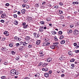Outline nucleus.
<instances>
[{
  "instance_id": "4468645a",
  "label": "nucleus",
  "mask_w": 79,
  "mask_h": 79,
  "mask_svg": "<svg viewBox=\"0 0 79 79\" xmlns=\"http://www.w3.org/2000/svg\"><path fill=\"white\" fill-rule=\"evenodd\" d=\"M50 48H52V49H54L55 48V46H54V45H51L50 46Z\"/></svg>"
},
{
  "instance_id": "aec40b11",
  "label": "nucleus",
  "mask_w": 79,
  "mask_h": 79,
  "mask_svg": "<svg viewBox=\"0 0 79 79\" xmlns=\"http://www.w3.org/2000/svg\"><path fill=\"white\" fill-rule=\"evenodd\" d=\"M9 47L11 48L13 46V43H11L10 44H9Z\"/></svg>"
},
{
  "instance_id": "a19ab883",
  "label": "nucleus",
  "mask_w": 79,
  "mask_h": 79,
  "mask_svg": "<svg viewBox=\"0 0 79 79\" xmlns=\"http://www.w3.org/2000/svg\"><path fill=\"white\" fill-rule=\"evenodd\" d=\"M6 6H10V4L8 3H6Z\"/></svg>"
},
{
  "instance_id": "c85d7f7f",
  "label": "nucleus",
  "mask_w": 79,
  "mask_h": 79,
  "mask_svg": "<svg viewBox=\"0 0 79 79\" xmlns=\"http://www.w3.org/2000/svg\"><path fill=\"white\" fill-rule=\"evenodd\" d=\"M27 26H28V25H27L25 26H23V29H26L27 28Z\"/></svg>"
},
{
  "instance_id": "6ab92c4d",
  "label": "nucleus",
  "mask_w": 79,
  "mask_h": 79,
  "mask_svg": "<svg viewBox=\"0 0 79 79\" xmlns=\"http://www.w3.org/2000/svg\"><path fill=\"white\" fill-rule=\"evenodd\" d=\"M25 42L26 43L27 45V44H29L30 43V41L28 40H26Z\"/></svg>"
},
{
  "instance_id": "cd10ccee",
  "label": "nucleus",
  "mask_w": 79,
  "mask_h": 79,
  "mask_svg": "<svg viewBox=\"0 0 79 79\" xmlns=\"http://www.w3.org/2000/svg\"><path fill=\"white\" fill-rule=\"evenodd\" d=\"M11 54H12V55H15L16 54V52L14 51H12L11 52Z\"/></svg>"
},
{
  "instance_id": "f3484780",
  "label": "nucleus",
  "mask_w": 79,
  "mask_h": 79,
  "mask_svg": "<svg viewBox=\"0 0 79 79\" xmlns=\"http://www.w3.org/2000/svg\"><path fill=\"white\" fill-rule=\"evenodd\" d=\"M61 44H64L65 43V40H62L60 42Z\"/></svg>"
},
{
  "instance_id": "5701e85b",
  "label": "nucleus",
  "mask_w": 79,
  "mask_h": 79,
  "mask_svg": "<svg viewBox=\"0 0 79 79\" xmlns=\"http://www.w3.org/2000/svg\"><path fill=\"white\" fill-rule=\"evenodd\" d=\"M45 46H47V43H43V47H45Z\"/></svg>"
},
{
  "instance_id": "393cba45",
  "label": "nucleus",
  "mask_w": 79,
  "mask_h": 79,
  "mask_svg": "<svg viewBox=\"0 0 79 79\" xmlns=\"http://www.w3.org/2000/svg\"><path fill=\"white\" fill-rule=\"evenodd\" d=\"M15 46H16V47H19V45H20V44H19V43H17V44H15Z\"/></svg>"
},
{
  "instance_id": "473e14b6",
  "label": "nucleus",
  "mask_w": 79,
  "mask_h": 79,
  "mask_svg": "<svg viewBox=\"0 0 79 79\" xmlns=\"http://www.w3.org/2000/svg\"><path fill=\"white\" fill-rule=\"evenodd\" d=\"M60 19H62L64 18V17L62 15H61L60 17Z\"/></svg>"
},
{
  "instance_id": "e433bc0d",
  "label": "nucleus",
  "mask_w": 79,
  "mask_h": 79,
  "mask_svg": "<svg viewBox=\"0 0 79 79\" xmlns=\"http://www.w3.org/2000/svg\"><path fill=\"white\" fill-rule=\"evenodd\" d=\"M19 51H22L23 50V48H22L21 47L19 48Z\"/></svg>"
},
{
  "instance_id": "9d476101",
  "label": "nucleus",
  "mask_w": 79,
  "mask_h": 79,
  "mask_svg": "<svg viewBox=\"0 0 79 79\" xmlns=\"http://www.w3.org/2000/svg\"><path fill=\"white\" fill-rule=\"evenodd\" d=\"M32 46L33 45L31 44H29L28 47L29 48H32Z\"/></svg>"
},
{
  "instance_id": "b1692460",
  "label": "nucleus",
  "mask_w": 79,
  "mask_h": 79,
  "mask_svg": "<svg viewBox=\"0 0 79 79\" xmlns=\"http://www.w3.org/2000/svg\"><path fill=\"white\" fill-rule=\"evenodd\" d=\"M63 12L61 10H59V14L60 15H63Z\"/></svg>"
},
{
  "instance_id": "7ed1b4c3",
  "label": "nucleus",
  "mask_w": 79,
  "mask_h": 79,
  "mask_svg": "<svg viewBox=\"0 0 79 79\" xmlns=\"http://www.w3.org/2000/svg\"><path fill=\"white\" fill-rule=\"evenodd\" d=\"M73 34L74 35H77V34H79V31L77 30H74Z\"/></svg>"
},
{
  "instance_id": "ddd939ff",
  "label": "nucleus",
  "mask_w": 79,
  "mask_h": 79,
  "mask_svg": "<svg viewBox=\"0 0 79 79\" xmlns=\"http://www.w3.org/2000/svg\"><path fill=\"white\" fill-rule=\"evenodd\" d=\"M44 76L46 77H47L49 76V74L48 73H45Z\"/></svg>"
},
{
  "instance_id": "423d86ee",
  "label": "nucleus",
  "mask_w": 79,
  "mask_h": 79,
  "mask_svg": "<svg viewBox=\"0 0 79 79\" xmlns=\"http://www.w3.org/2000/svg\"><path fill=\"white\" fill-rule=\"evenodd\" d=\"M6 13H4L2 14L1 15V17L2 18H5L6 17Z\"/></svg>"
},
{
  "instance_id": "2eb2a0df",
  "label": "nucleus",
  "mask_w": 79,
  "mask_h": 79,
  "mask_svg": "<svg viewBox=\"0 0 79 79\" xmlns=\"http://www.w3.org/2000/svg\"><path fill=\"white\" fill-rule=\"evenodd\" d=\"M48 69V68H43L42 69V71H47Z\"/></svg>"
},
{
  "instance_id": "052dcab7",
  "label": "nucleus",
  "mask_w": 79,
  "mask_h": 79,
  "mask_svg": "<svg viewBox=\"0 0 79 79\" xmlns=\"http://www.w3.org/2000/svg\"><path fill=\"white\" fill-rule=\"evenodd\" d=\"M36 75L37 76H38V77H39V76H40V73H37V74H36Z\"/></svg>"
},
{
  "instance_id": "c9c22d12",
  "label": "nucleus",
  "mask_w": 79,
  "mask_h": 79,
  "mask_svg": "<svg viewBox=\"0 0 79 79\" xmlns=\"http://www.w3.org/2000/svg\"><path fill=\"white\" fill-rule=\"evenodd\" d=\"M40 24H45V23L44 22V21H41L40 22Z\"/></svg>"
},
{
  "instance_id": "4c0bfd02",
  "label": "nucleus",
  "mask_w": 79,
  "mask_h": 79,
  "mask_svg": "<svg viewBox=\"0 0 79 79\" xmlns=\"http://www.w3.org/2000/svg\"><path fill=\"white\" fill-rule=\"evenodd\" d=\"M50 44V43L48 42L46 43V46H49Z\"/></svg>"
},
{
  "instance_id": "0eeeda50",
  "label": "nucleus",
  "mask_w": 79,
  "mask_h": 79,
  "mask_svg": "<svg viewBox=\"0 0 79 79\" xmlns=\"http://www.w3.org/2000/svg\"><path fill=\"white\" fill-rule=\"evenodd\" d=\"M52 60V58L51 57L48 58L47 60V61H48V62H50Z\"/></svg>"
},
{
  "instance_id": "338daca9",
  "label": "nucleus",
  "mask_w": 79,
  "mask_h": 79,
  "mask_svg": "<svg viewBox=\"0 0 79 79\" xmlns=\"http://www.w3.org/2000/svg\"><path fill=\"white\" fill-rule=\"evenodd\" d=\"M58 7H59L58 6H54V8H58Z\"/></svg>"
},
{
  "instance_id": "a211bd4d",
  "label": "nucleus",
  "mask_w": 79,
  "mask_h": 79,
  "mask_svg": "<svg viewBox=\"0 0 79 79\" xmlns=\"http://www.w3.org/2000/svg\"><path fill=\"white\" fill-rule=\"evenodd\" d=\"M59 39L60 40H61V39H63L64 38V36L63 35H61V36H59Z\"/></svg>"
},
{
  "instance_id": "f704fd0d",
  "label": "nucleus",
  "mask_w": 79,
  "mask_h": 79,
  "mask_svg": "<svg viewBox=\"0 0 79 79\" xmlns=\"http://www.w3.org/2000/svg\"><path fill=\"white\" fill-rule=\"evenodd\" d=\"M75 52V53H79V50H75L74 51Z\"/></svg>"
},
{
  "instance_id": "603ef678",
  "label": "nucleus",
  "mask_w": 79,
  "mask_h": 79,
  "mask_svg": "<svg viewBox=\"0 0 79 79\" xmlns=\"http://www.w3.org/2000/svg\"><path fill=\"white\" fill-rule=\"evenodd\" d=\"M6 77L5 76H3L2 77H1V79H5Z\"/></svg>"
},
{
  "instance_id": "3c124183",
  "label": "nucleus",
  "mask_w": 79,
  "mask_h": 79,
  "mask_svg": "<svg viewBox=\"0 0 79 79\" xmlns=\"http://www.w3.org/2000/svg\"><path fill=\"white\" fill-rule=\"evenodd\" d=\"M17 40L19 41H20V40H21V38L20 37H18L17 38Z\"/></svg>"
},
{
  "instance_id": "680f3d73",
  "label": "nucleus",
  "mask_w": 79,
  "mask_h": 79,
  "mask_svg": "<svg viewBox=\"0 0 79 79\" xmlns=\"http://www.w3.org/2000/svg\"><path fill=\"white\" fill-rule=\"evenodd\" d=\"M79 45H78L75 47V48H76V49H77L78 48H79Z\"/></svg>"
},
{
  "instance_id": "13d9d810",
  "label": "nucleus",
  "mask_w": 79,
  "mask_h": 79,
  "mask_svg": "<svg viewBox=\"0 0 79 79\" xmlns=\"http://www.w3.org/2000/svg\"><path fill=\"white\" fill-rule=\"evenodd\" d=\"M45 4H46V2H43L42 3V5H45Z\"/></svg>"
},
{
  "instance_id": "1a4fd4ad",
  "label": "nucleus",
  "mask_w": 79,
  "mask_h": 79,
  "mask_svg": "<svg viewBox=\"0 0 79 79\" xmlns=\"http://www.w3.org/2000/svg\"><path fill=\"white\" fill-rule=\"evenodd\" d=\"M69 55L70 56H72L73 55V52L71 51H69L68 52Z\"/></svg>"
},
{
  "instance_id": "20e7f679",
  "label": "nucleus",
  "mask_w": 79,
  "mask_h": 79,
  "mask_svg": "<svg viewBox=\"0 0 79 79\" xmlns=\"http://www.w3.org/2000/svg\"><path fill=\"white\" fill-rule=\"evenodd\" d=\"M8 50V47L6 46L4 48H2L1 50H2L4 52H5V51H6L7 50Z\"/></svg>"
},
{
  "instance_id": "ea45409f",
  "label": "nucleus",
  "mask_w": 79,
  "mask_h": 79,
  "mask_svg": "<svg viewBox=\"0 0 79 79\" xmlns=\"http://www.w3.org/2000/svg\"><path fill=\"white\" fill-rule=\"evenodd\" d=\"M15 59L16 60H19V57H17V56L16 57Z\"/></svg>"
},
{
  "instance_id": "8fccbe9b",
  "label": "nucleus",
  "mask_w": 79,
  "mask_h": 79,
  "mask_svg": "<svg viewBox=\"0 0 79 79\" xmlns=\"http://www.w3.org/2000/svg\"><path fill=\"white\" fill-rule=\"evenodd\" d=\"M3 64H4V65H6L7 64V62L5 61L4 63Z\"/></svg>"
},
{
  "instance_id": "dca6fc26",
  "label": "nucleus",
  "mask_w": 79,
  "mask_h": 79,
  "mask_svg": "<svg viewBox=\"0 0 79 79\" xmlns=\"http://www.w3.org/2000/svg\"><path fill=\"white\" fill-rule=\"evenodd\" d=\"M51 34H53V35H55L56 34V32H55V31H51Z\"/></svg>"
},
{
  "instance_id": "de8ad7c7",
  "label": "nucleus",
  "mask_w": 79,
  "mask_h": 79,
  "mask_svg": "<svg viewBox=\"0 0 79 79\" xmlns=\"http://www.w3.org/2000/svg\"><path fill=\"white\" fill-rule=\"evenodd\" d=\"M8 32V31H5L3 32L4 34H5L6 35V33Z\"/></svg>"
},
{
  "instance_id": "6e6552de",
  "label": "nucleus",
  "mask_w": 79,
  "mask_h": 79,
  "mask_svg": "<svg viewBox=\"0 0 79 79\" xmlns=\"http://www.w3.org/2000/svg\"><path fill=\"white\" fill-rule=\"evenodd\" d=\"M41 42V41L40 40H38L36 41V45H39L40 43Z\"/></svg>"
},
{
  "instance_id": "72a5a7b5",
  "label": "nucleus",
  "mask_w": 79,
  "mask_h": 79,
  "mask_svg": "<svg viewBox=\"0 0 79 79\" xmlns=\"http://www.w3.org/2000/svg\"><path fill=\"white\" fill-rule=\"evenodd\" d=\"M59 34H60V35H61V34H63V32H62V31H60L59 32Z\"/></svg>"
},
{
  "instance_id": "4d7b16f0",
  "label": "nucleus",
  "mask_w": 79,
  "mask_h": 79,
  "mask_svg": "<svg viewBox=\"0 0 79 79\" xmlns=\"http://www.w3.org/2000/svg\"><path fill=\"white\" fill-rule=\"evenodd\" d=\"M6 39V38H3L2 39V40L3 41H5V40Z\"/></svg>"
},
{
  "instance_id": "f8f14e48",
  "label": "nucleus",
  "mask_w": 79,
  "mask_h": 79,
  "mask_svg": "<svg viewBox=\"0 0 79 79\" xmlns=\"http://www.w3.org/2000/svg\"><path fill=\"white\" fill-rule=\"evenodd\" d=\"M21 13L22 14H24L26 12V10L24 9H23L21 10Z\"/></svg>"
},
{
  "instance_id": "9b49d317",
  "label": "nucleus",
  "mask_w": 79,
  "mask_h": 79,
  "mask_svg": "<svg viewBox=\"0 0 79 79\" xmlns=\"http://www.w3.org/2000/svg\"><path fill=\"white\" fill-rule=\"evenodd\" d=\"M30 37L29 36H26L25 37V39L26 40H30Z\"/></svg>"
},
{
  "instance_id": "79ce46f5",
  "label": "nucleus",
  "mask_w": 79,
  "mask_h": 79,
  "mask_svg": "<svg viewBox=\"0 0 79 79\" xmlns=\"http://www.w3.org/2000/svg\"><path fill=\"white\" fill-rule=\"evenodd\" d=\"M70 27H71V28H72L74 27V25L73 24H72L70 25Z\"/></svg>"
},
{
  "instance_id": "49530a36",
  "label": "nucleus",
  "mask_w": 79,
  "mask_h": 79,
  "mask_svg": "<svg viewBox=\"0 0 79 79\" xmlns=\"http://www.w3.org/2000/svg\"><path fill=\"white\" fill-rule=\"evenodd\" d=\"M14 39L15 40H17L18 39V37L17 36H15L14 37Z\"/></svg>"
},
{
  "instance_id": "a878e982",
  "label": "nucleus",
  "mask_w": 79,
  "mask_h": 79,
  "mask_svg": "<svg viewBox=\"0 0 79 79\" xmlns=\"http://www.w3.org/2000/svg\"><path fill=\"white\" fill-rule=\"evenodd\" d=\"M45 42H48L49 40V39L48 38H46L45 39Z\"/></svg>"
},
{
  "instance_id": "864d4df0",
  "label": "nucleus",
  "mask_w": 79,
  "mask_h": 79,
  "mask_svg": "<svg viewBox=\"0 0 79 79\" xmlns=\"http://www.w3.org/2000/svg\"><path fill=\"white\" fill-rule=\"evenodd\" d=\"M73 45L75 47L77 46V43H75L73 44Z\"/></svg>"
},
{
  "instance_id": "f257e3e1",
  "label": "nucleus",
  "mask_w": 79,
  "mask_h": 79,
  "mask_svg": "<svg viewBox=\"0 0 79 79\" xmlns=\"http://www.w3.org/2000/svg\"><path fill=\"white\" fill-rule=\"evenodd\" d=\"M10 74L12 76L15 75H18L19 73H18V71L15 69H12L10 71Z\"/></svg>"
},
{
  "instance_id": "6e6d98bb",
  "label": "nucleus",
  "mask_w": 79,
  "mask_h": 79,
  "mask_svg": "<svg viewBox=\"0 0 79 79\" xmlns=\"http://www.w3.org/2000/svg\"><path fill=\"white\" fill-rule=\"evenodd\" d=\"M26 8H27V9H28L29 8V6L28 5H27L26 6Z\"/></svg>"
},
{
  "instance_id": "2f4dec72",
  "label": "nucleus",
  "mask_w": 79,
  "mask_h": 79,
  "mask_svg": "<svg viewBox=\"0 0 79 79\" xmlns=\"http://www.w3.org/2000/svg\"><path fill=\"white\" fill-rule=\"evenodd\" d=\"M72 32H73V31H72V30H70L69 31L68 34H69L70 33H72Z\"/></svg>"
},
{
  "instance_id": "58836bf2",
  "label": "nucleus",
  "mask_w": 79,
  "mask_h": 79,
  "mask_svg": "<svg viewBox=\"0 0 79 79\" xmlns=\"http://www.w3.org/2000/svg\"><path fill=\"white\" fill-rule=\"evenodd\" d=\"M51 19L50 18H47L46 19L47 21H50V20Z\"/></svg>"
},
{
  "instance_id": "412c9836",
  "label": "nucleus",
  "mask_w": 79,
  "mask_h": 79,
  "mask_svg": "<svg viewBox=\"0 0 79 79\" xmlns=\"http://www.w3.org/2000/svg\"><path fill=\"white\" fill-rule=\"evenodd\" d=\"M14 24H15V25H18V22L17 21H15L14 23Z\"/></svg>"
},
{
  "instance_id": "37998d69",
  "label": "nucleus",
  "mask_w": 79,
  "mask_h": 79,
  "mask_svg": "<svg viewBox=\"0 0 79 79\" xmlns=\"http://www.w3.org/2000/svg\"><path fill=\"white\" fill-rule=\"evenodd\" d=\"M24 79H31V78H29V77H26L24 78Z\"/></svg>"
},
{
  "instance_id": "09e8293b",
  "label": "nucleus",
  "mask_w": 79,
  "mask_h": 79,
  "mask_svg": "<svg viewBox=\"0 0 79 79\" xmlns=\"http://www.w3.org/2000/svg\"><path fill=\"white\" fill-rule=\"evenodd\" d=\"M9 32H7L6 33V36H8L9 35Z\"/></svg>"
},
{
  "instance_id": "0e129e2a",
  "label": "nucleus",
  "mask_w": 79,
  "mask_h": 79,
  "mask_svg": "<svg viewBox=\"0 0 79 79\" xmlns=\"http://www.w3.org/2000/svg\"><path fill=\"white\" fill-rule=\"evenodd\" d=\"M49 74H52V71L51 70H50L49 71Z\"/></svg>"
},
{
  "instance_id": "bf43d9fd",
  "label": "nucleus",
  "mask_w": 79,
  "mask_h": 79,
  "mask_svg": "<svg viewBox=\"0 0 79 79\" xmlns=\"http://www.w3.org/2000/svg\"><path fill=\"white\" fill-rule=\"evenodd\" d=\"M59 4L60 5H61V6H63V3L62 2H60Z\"/></svg>"
},
{
  "instance_id": "c756f323",
  "label": "nucleus",
  "mask_w": 79,
  "mask_h": 79,
  "mask_svg": "<svg viewBox=\"0 0 79 79\" xmlns=\"http://www.w3.org/2000/svg\"><path fill=\"white\" fill-rule=\"evenodd\" d=\"M39 3H36L35 4L36 6L38 8H39Z\"/></svg>"
},
{
  "instance_id": "c03bdc74",
  "label": "nucleus",
  "mask_w": 79,
  "mask_h": 79,
  "mask_svg": "<svg viewBox=\"0 0 79 79\" xmlns=\"http://www.w3.org/2000/svg\"><path fill=\"white\" fill-rule=\"evenodd\" d=\"M13 17L15 18H17V15L16 14L14 15H13Z\"/></svg>"
},
{
  "instance_id": "774afa93",
  "label": "nucleus",
  "mask_w": 79,
  "mask_h": 79,
  "mask_svg": "<svg viewBox=\"0 0 79 79\" xmlns=\"http://www.w3.org/2000/svg\"><path fill=\"white\" fill-rule=\"evenodd\" d=\"M49 26L50 27H52V26H53V25H52V24H51V23H50V24H49Z\"/></svg>"
},
{
  "instance_id": "e2e57ef3",
  "label": "nucleus",
  "mask_w": 79,
  "mask_h": 79,
  "mask_svg": "<svg viewBox=\"0 0 79 79\" xmlns=\"http://www.w3.org/2000/svg\"><path fill=\"white\" fill-rule=\"evenodd\" d=\"M27 0H23L24 3H27Z\"/></svg>"
},
{
  "instance_id": "a18cd8bd",
  "label": "nucleus",
  "mask_w": 79,
  "mask_h": 79,
  "mask_svg": "<svg viewBox=\"0 0 79 79\" xmlns=\"http://www.w3.org/2000/svg\"><path fill=\"white\" fill-rule=\"evenodd\" d=\"M58 44H59L58 42H56V43L55 42L53 43V44H54V45H58Z\"/></svg>"
},
{
  "instance_id": "5fc2aeb1",
  "label": "nucleus",
  "mask_w": 79,
  "mask_h": 79,
  "mask_svg": "<svg viewBox=\"0 0 79 79\" xmlns=\"http://www.w3.org/2000/svg\"><path fill=\"white\" fill-rule=\"evenodd\" d=\"M40 54H41V55L43 54V51H40Z\"/></svg>"
},
{
  "instance_id": "69168bd1",
  "label": "nucleus",
  "mask_w": 79,
  "mask_h": 79,
  "mask_svg": "<svg viewBox=\"0 0 79 79\" xmlns=\"http://www.w3.org/2000/svg\"><path fill=\"white\" fill-rule=\"evenodd\" d=\"M41 8L44 9V8H45V6H41Z\"/></svg>"
},
{
  "instance_id": "bb28decb",
  "label": "nucleus",
  "mask_w": 79,
  "mask_h": 79,
  "mask_svg": "<svg viewBox=\"0 0 79 79\" xmlns=\"http://www.w3.org/2000/svg\"><path fill=\"white\" fill-rule=\"evenodd\" d=\"M48 63H44L43 65L44 66H48Z\"/></svg>"
},
{
  "instance_id": "7c9ffc66",
  "label": "nucleus",
  "mask_w": 79,
  "mask_h": 79,
  "mask_svg": "<svg viewBox=\"0 0 79 79\" xmlns=\"http://www.w3.org/2000/svg\"><path fill=\"white\" fill-rule=\"evenodd\" d=\"M75 61L74 59H73L70 60V62H74Z\"/></svg>"
},
{
  "instance_id": "4be33fe9",
  "label": "nucleus",
  "mask_w": 79,
  "mask_h": 79,
  "mask_svg": "<svg viewBox=\"0 0 79 79\" xmlns=\"http://www.w3.org/2000/svg\"><path fill=\"white\" fill-rule=\"evenodd\" d=\"M23 45L24 47H26V46L27 45V44H26L25 41L23 42Z\"/></svg>"
},
{
  "instance_id": "f03ea898",
  "label": "nucleus",
  "mask_w": 79,
  "mask_h": 79,
  "mask_svg": "<svg viewBox=\"0 0 79 79\" xmlns=\"http://www.w3.org/2000/svg\"><path fill=\"white\" fill-rule=\"evenodd\" d=\"M33 35L34 36V37H35L36 38H38L40 37V35L36 34L35 33H34Z\"/></svg>"
},
{
  "instance_id": "39448f33",
  "label": "nucleus",
  "mask_w": 79,
  "mask_h": 79,
  "mask_svg": "<svg viewBox=\"0 0 79 79\" xmlns=\"http://www.w3.org/2000/svg\"><path fill=\"white\" fill-rule=\"evenodd\" d=\"M39 30L40 32H43L44 31V26H40Z\"/></svg>"
}]
</instances>
